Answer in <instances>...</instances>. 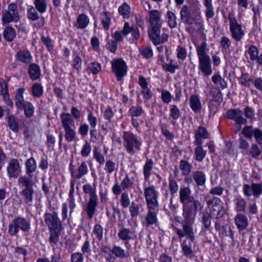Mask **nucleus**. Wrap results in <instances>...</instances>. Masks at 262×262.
Listing matches in <instances>:
<instances>
[{"mask_svg": "<svg viewBox=\"0 0 262 262\" xmlns=\"http://www.w3.org/2000/svg\"><path fill=\"white\" fill-rule=\"evenodd\" d=\"M179 200L182 205L183 213H196L203 208L202 203L191 195V191L188 187L180 188Z\"/></svg>", "mask_w": 262, "mask_h": 262, "instance_id": "obj_1", "label": "nucleus"}, {"mask_svg": "<svg viewBox=\"0 0 262 262\" xmlns=\"http://www.w3.org/2000/svg\"><path fill=\"white\" fill-rule=\"evenodd\" d=\"M180 19L185 25H192L194 23L203 26L201 12L198 10H192L187 5H183L180 11Z\"/></svg>", "mask_w": 262, "mask_h": 262, "instance_id": "obj_2", "label": "nucleus"}, {"mask_svg": "<svg viewBox=\"0 0 262 262\" xmlns=\"http://www.w3.org/2000/svg\"><path fill=\"white\" fill-rule=\"evenodd\" d=\"M196 213H182L183 220L182 222V229L177 228L176 233L180 238L186 236L191 242L195 238L192 224Z\"/></svg>", "mask_w": 262, "mask_h": 262, "instance_id": "obj_3", "label": "nucleus"}, {"mask_svg": "<svg viewBox=\"0 0 262 262\" xmlns=\"http://www.w3.org/2000/svg\"><path fill=\"white\" fill-rule=\"evenodd\" d=\"M25 91L23 88L17 90L14 98L15 105L17 110H23L26 117L30 118L33 116L35 108L31 102L25 100L23 95Z\"/></svg>", "mask_w": 262, "mask_h": 262, "instance_id": "obj_4", "label": "nucleus"}, {"mask_svg": "<svg viewBox=\"0 0 262 262\" xmlns=\"http://www.w3.org/2000/svg\"><path fill=\"white\" fill-rule=\"evenodd\" d=\"M123 145L128 153L134 155L141 150L142 142L138 137L131 132H123Z\"/></svg>", "mask_w": 262, "mask_h": 262, "instance_id": "obj_5", "label": "nucleus"}, {"mask_svg": "<svg viewBox=\"0 0 262 262\" xmlns=\"http://www.w3.org/2000/svg\"><path fill=\"white\" fill-rule=\"evenodd\" d=\"M83 191L89 194L90 199L86 204L85 211L89 220L93 218L97 206V196L96 194V187L94 185L87 184L83 186Z\"/></svg>", "mask_w": 262, "mask_h": 262, "instance_id": "obj_6", "label": "nucleus"}, {"mask_svg": "<svg viewBox=\"0 0 262 262\" xmlns=\"http://www.w3.org/2000/svg\"><path fill=\"white\" fill-rule=\"evenodd\" d=\"M228 19L229 21V30L231 37L236 42L241 41L245 36V32L243 29L242 25L238 23L234 11L229 13Z\"/></svg>", "mask_w": 262, "mask_h": 262, "instance_id": "obj_7", "label": "nucleus"}, {"mask_svg": "<svg viewBox=\"0 0 262 262\" xmlns=\"http://www.w3.org/2000/svg\"><path fill=\"white\" fill-rule=\"evenodd\" d=\"M31 229L30 221L26 218L17 216L15 217L8 226V233L11 236L16 235L21 230L24 232H29Z\"/></svg>", "mask_w": 262, "mask_h": 262, "instance_id": "obj_8", "label": "nucleus"}, {"mask_svg": "<svg viewBox=\"0 0 262 262\" xmlns=\"http://www.w3.org/2000/svg\"><path fill=\"white\" fill-rule=\"evenodd\" d=\"M112 71L115 73L117 80L121 81L127 74V66L122 59H114L112 62Z\"/></svg>", "mask_w": 262, "mask_h": 262, "instance_id": "obj_9", "label": "nucleus"}, {"mask_svg": "<svg viewBox=\"0 0 262 262\" xmlns=\"http://www.w3.org/2000/svg\"><path fill=\"white\" fill-rule=\"evenodd\" d=\"M144 193L147 207H159L158 192L154 185L145 188Z\"/></svg>", "mask_w": 262, "mask_h": 262, "instance_id": "obj_10", "label": "nucleus"}, {"mask_svg": "<svg viewBox=\"0 0 262 262\" xmlns=\"http://www.w3.org/2000/svg\"><path fill=\"white\" fill-rule=\"evenodd\" d=\"M45 222L49 230H61L62 224L57 212H46L44 215Z\"/></svg>", "mask_w": 262, "mask_h": 262, "instance_id": "obj_11", "label": "nucleus"}, {"mask_svg": "<svg viewBox=\"0 0 262 262\" xmlns=\"http://www.w3.org/2000/svg\"><path fill=\"white\" fill-rule=\"evenodd\" d=\"M161 27H155L150 28L148 30L149 37L155 46L163 43L168 38L167 34L165 33L161 34Z\"/></svg>", "mask_w": 262, "mask_h": 262, "instance_id": "obj_12", "label": "nucleus"}, {"mask_svg": "<svg viewBox=\"0 0 262 262\" xmlns=\"http://www.w3.org/2000/svg\"><path fill=\"white\" fill-rule=\"evenodd\" d=\"M2 21L4 24L16 21L19 19L17 6L14 3H11L6 10L3 12Z\"/></svg>", "mask_w": 262, "mask_h": 262, "instance_id": "obj_13", "label": "nucleus"}, {"mask_svg": "<svg viewBox=\"0 0 262 262\" xmlns=\"http://www.w3.org/2000/svg\"><path fill=\"white\" fill-rule=\"evenodd\" d=\"M227 117L234 121L237 125H241L247 123V119L243 117V111L239 108H234L228 110L226 112Z\"/></svg>", "mask_w": 262, "mask_h": 262, "instance_id": "obj_14", "label": "nucleus"}, {"mask_svg": "<svg viewBox=\"0 0 262 262\" xmlns=\"http://www.w3.org/2000/svg\"><path fill=\"white\" fill-rule=\"evenodd\" d=\"M6 170L10 179L17 178L21 172V166L18 160L15 158L11 159L8 162Z\"/></svg>", "mask_w": 262, "mask_h": 262, "instance_id": "obj_15", "label": "nucleus"}, {"mask_svg": "<svg viewBox=\"0 0 262 262\" xmlns=\"http://www.w3.org/2000/svg\"><path fill=\"white\" fill-rule=\"evenodd\" d=\"M207 204L208 207H211V211H216V219H220L225 213V210L221 206V201L219 198L213 197L206 200Z\"/></svg>", "mask_w": 262, "mask_h": 262, "instance_id": "obj_16", "label": "nucleus"}, {"mask_svg": "<svg viewBox=\"0 0 262 262\" xmlns=\"http://www.w3.org/2000/svg\"><path fill=\"white\" fill-rule=\"evenodd\" d=\"M147 213L144 221L142 222L143 225L146 227L156 224L158 222L157 213L159 207H147Z\"/></svg>", "mask_w": 262, "mask_h": 262, "instance_id": "obj_17", "label": "nucleus"}, {"mask_svg": "<svg viewBox=\"0 0 262 262\" xmlns=\"http://www.w3.org/2000/svg\"><path fill=\"white\" fill-rule=\"evenodd\" d=\"M28 18L32 21L38 20L40 19L38 22L34 25L35 27L40 28L42 27L45 24V18L43 17H40L37 10L36 7L33 6H30L27 10Z\"/></svg>", "mask_w": 262, "mask_h": 262, "instance_id": "obj_18", "label": "nucleus"}, {"mask_svg": "<svg viewBox=\"0 0 262 262\" xmlns=\"http://www.w3.org/2000/svg\"><path fill=\"white\" fill-rule=\"evenodd\" d=\"M210 134L207 129L202 126H199L198 128L194 130V144L195 145H202L203 139H206L209 138Z\"/></svg>", "mask_w": 262, "mask_h": 262, "instance_id": "obj_19", "label": "nucleus"}, {"mask_svg": "<svg viewBox=\"0 0 262 262\" xmlns=\"http://www.w3.org/2000/svg\"><path fill=\"white\" fill-rule=\"evenodd\" d=\"M136 230L135 227L131 229L122 228L118 233V237L122 241H129L134 239L136 237Z\"/></svg>", "mask_w": 262, "mask_h": 262, "instance_id": "obj_20", "label": "nucleus"}, {"mask_svg": "<svg viewBox=\"0 0 262 262\" xmlns=\"http://www.w3.org/2000/svg\"><path fill=\"white\" fill-rule=\"evenodd\" d=\"M199 68L202 72L206 76H208L212 74L210 58L199 60Z\"/></svg>", "mask_w": 262, "mask_h": 262, "instance_id": "obj_21", "label": "nucleus"}, {"mask_svg": "<svg viewBox=\"0 0 262 262\" xmlns=\"http://www.w3.org/2000/svg\"><path fill=\"white\" fill-rule=\"evenodd\" d=\"M8 127L14 133H17L19 129V120L13 114H9L6 117Z\"/></svg>", "mask_w": 262, "mask_h": 262, "instance_id": "obj_22", "label": "nucleus"}, {"mask_svg": "<svg viewBox=\"0 0 262 262\" xmlns=\"http://www.w3.org/2000/svg\"><path fill=\"white\" fill-rule=\"evenodd\" d=\"M15 57L17 61L26 64L30 63L32 59L30 52L27 50L18 51Z\"/></svg>", "mask_w": 262, "mask_h": 262, "instance_id": "obj_23", "label": "nucleus"}, {"mask_svg": "<svg viewBox=\"0 0 262 262\" xmlns=\"http://www.w3.org/2000/svg\"><path fill=\"white\" fill-rule=\"evenodd\" d=\"M150 28L161 27V13L159 11L154 10L149 11Z\"/></svg>", "mask_w": 262, "mask_h": 262, "instance_id": "obj_24", "label": "nucleus"}, {"mask_svg": "<svg viewBox=\"0 0 262 262\" xmlns=\"http://www.w3.org/2000/svg\"><path fill=\"white\" fill-rule=\"evenodd\" d=\"M234 222L239 230H245L248 225L247 216L242 213H237L234 218Z\"/></svg>", "mask_w": 262, "mask_h": 262, "instance_id": "obj_25", "label": "nucleus"}, {"mask_svg": "<svg viewBox=\"0 0 262 262\" xmlns=\"http://www.w3.org/2000/svg\"><path fill=\"white\" fill-rule=\"evenodd\" d=\"M28 73L32 80L38 79L41 75L40 67L35 63L30 64L28 69Z\"/></svg>", "mask_w": 262, "mask_h": 262, "instance_id": "obj_26", "label": "nucleus"}, {"mask_svg": "<svg viewBox=\"0 0 262 262\" xmlns=\"http://www.w3.org/2000/svg\"><path fill=\"white\" fill-rule=\"evenodd\" d=\"M192 242L184 240L182 244V252L185 256L191 259L194 256V252L192 249Z\"/></svg>", "mask_w": 262, "mask_h": 262, "instance_id": "obj_27", "label": "nucleus"}, {"mask_svg": "<svg viewBox=\"0 0 262 262\" xmlns=\"http://www.w3.org/2000/svg\"><path fill=\"white\" fill-rule=\"evenodd\" d=\"M61 121L64 129L74 127V121L69 113H62L60 115Z\"/></svg>", "mask_w": 262, "mask_h": 262, "instance_id": "obj_28", "label": "nucleus"}, {"mask_svg": "<svg viewBox=\"0 0 262 262\" xmlns=\"http://www.w3.org/2000/svg\"><path fill=\"white\" fill-rule=\"evenodd\" d=\"M190 106L191 109L195 113L200 112L202 109V104L198 95H192L190 98Z\"/></svg>", "mask_w": 262, "mask_h": 262, "instance_id": "obj_29", "label": "nucleus"}, {"mask_svg": "<svg viewBox=\"0 0 262 262\" xmlns=\"http://www.w3.org/2000/svg\"><path fill=\"white\" fill-rule=\"evenodd\" d=\"M26 172L29 176H31L37 169V164L35 160L31 157L27 159L25 162Z\"/></svg>", "mask_w": 262, "mask_h": 262, "instance_id": "obj_30", "label": "nucleus"}, {"mask_svg": "<svg viewBox=\"0 0 262 262\" xmlns=\"http://www.w3.org/2000/svg\"><path fill=\"white\" fill-rule=\"evenodd\" d=\"M192 178L198 186L205 185L206 182V175L201 171H195L192 173Z\"/></svg>", "mask_w": 262, "mask_h": 262, "instance_id": "obj_31", "label": "nucleus"}, {"mask_svg": "<svg viewBox=\"0 0 262 262\" xmlns=\"http://www.w3.org/2000/svg\"><path fill=\"white\" fill-rule=\"evenodd\" d=\"M235 210L237 212H245L247 203L245 200L241 196H238L234 200Z\"/></svg>", "mask_w": 262, "mask_h": 262, "instance_id": "obj_32", "label": "nucleus"}, {"mask_svg": "<svg viewBox=\"0 0 262 262\" xmlns=\"http://www.w3.org/2000/svg\"><path fill=\"white\" fill-rule=\"evenodd\" d=\"M43 93V88L40 83L35 82L31 88V94L33 97L40 98Z\"/></svg>", "mask_w": 262, "mask_h": 262, "instance_id": "obj_33", "label": "nucleus"}, {"mask_svg": "<svg viewBox=\"0 0 262 262\" xmlns=\"http://www.w3.org/2000/svg\"><path fill=\"white\" fill-rule=\"evenodd\" d=\"M49 231L50 237L49 241L51 246L54 248L59 241L61 230H49Z\"/></svg>", "mask_w": 262, "mask_h": 262, "instance_id": "obj_34", "label": "nucleus"}, {"mask_svg": "<svg viewBox=\"0 0 262 262\" xmlns=\"http://www.w3.org/2000/svg\"><path fill=\"white\" fill-rule=\"evenodd\" d=\"M101 21L103 29L108 30L111 21V13L107 11H103L101 15Z\"/></svg>", "mask_w": 262, "mask_h": 262, "instance_id": "obj_35", "label": "nucleus"}, {"mask_svg": "<svg viewBox=\"0 0 262 262\" xmlns=\"http://www.w3.org/2000/svg\"><path fill=\"white\" fill-rule=\"evenodd\" d=\"M33 4L39 13L42 14L47 11L48 8L47 0H34Z\"/></svg>", "mask_w": 262, "mask_h": 262, "instance_id": "obj_36", "label": "nucleus"}, {"mask_svg": "<svg viewBox=\"0 0 262 262\" xmlns=\"http://www.w3.org/2000/svg\"><path fill=\"white\" fill-rule=\"evenodd\" d=\"M135 179L133 177H129L128 175L126 174L125 178L121 182V188L123 190L130 189L134 184Z\"/></svg>", "mask_w": 262, "mask_h": 262, "instance_id": "obj_37", "label": "nucleus"}, {"mask_svg": "<svg viewBox=\"0 0 262 262\" xmlns=\"http://www.w3.org/2000/svg\"><path fill=\"white\" fill-rule=\"evenodd\" d=\"M166 19L168 26L170 28H176L177 26V17L173 12L168 11L166 15Z\"/></svg>", "mask_w": 262, "mask_h": 262, "instance_id": "obj_38", "label": "nucleus"}, {"mask_svg": "<svg viewBox=\"0 0 262 262\" xmlns=\"http://www.w3.org/2000/svg\"><path fill=\"white\" fill-rule=\"evenodd\" d=\"M206 43L202 42L199 46L196 47V52L199 60L210 57L206 54Z\"/></svg>", "mask_w": 262, "mask_h": 262, "instance_id": "obj_39", "label": "nucleus"}, {"mask_svg": "<svg viewBox=\"0 0 262 262\" xmlns=\"http://www.w3.org/2000/svg\"><path fill=\"white\" fill-rule=\"evenodd\" d=\"M204 5L206 8L205 15L207 19L212 18L214 15L212 0H204Z\"/></svg>", "mask_w": 262, "mask_h": 262, "instance_id": "obj_40", "label": "nucleus"}, {"mask_svg": "<svg viewBox=\"0 0 262 262\" xmlns=\"http://www.w3.org/2000/svg\"><path fill=\"white\" fill-rule=\"evenodd\" d=\"M3 36L8 41H11L16 36L15 30L12 27H7L4 30Z\"/></svg>", "mask_w": 262, "mask_h": 262, "instance_id": "obj_41", "label": "nucleus"}, {"mask_svg": "<svg viewBox=\"0 0 262 262\" xmlns=\"http://www.w3.org/2000/svg\"><path fill=\"white\" fill-rule=\"evenodd\" d=\"M33 193L34 190L33 187L25 188V189L21 191V194L24 196V200L25 203L32 202L33 200Z\"/></svg>", "mask_w": 262, "mask_h": 262, "instance_id": "obj_42", "label": "nucleus"}, {"mask_svg": "<svg viewBox=\"0 0 262 262\" xmlns=\"http://www.w3.org/2000/svg\"><path fill=\"white\" fill-rule=\"evenodd\" d=\"M153 165V161L151 159H147L143 167V174L145 180H148L149 179Z\"/></svg>", "mask_w": 262, "mask_h": 262, "instance_id": "obj_43", "label": "nucleus"}, {"mask_svg": "<svg viewBox=\"0 0 262 262\" xmlns=\"http://www.w3.org/2000/svg\"><path fill=\"white\" fill-rule=\"evenodd\" d=\"M18 183L26 188L33 187V183L32 180V176H24L20 177L18 179Z\"/></svg>", "mask_w": 262, "mask_h": 262, "instance_id": "obj_44", "label": "nucleus"}, {"mask_svg": "<svg viewBox=\"0 0 262 262\" xmlns=\"http://www.w3.org/2000/svg\"><path fill=\"white\" fill-rule=\"evenodd\" d=\"M191 167L192 165L187 161L182 160L180 162V168L184 176H187L190 174Z\"/></svg>", "mask_w": 262, "mask_h": 262, "instance_id": "obj_45", "label": "nucleus"}, {"mask_svg": "<svg viewBox=\"0 0 262 262\" xmlns=\"http://www.w3.org/2000/svg\"><path fill=\"white\" fill-rule=\"evenodd\" d=\"M194 150L195 160L198 162H202L206 156V152L202 147V145H196Z\"/></svg>", "mask_w": 262, "mask_h": 262, "instance_id": "obj_46", "label": "nucleus"}, {"mask_svg": "<svg viewBox=\"0 0 262 262\" xmlns=\"http://www.w3.org/2000/svg\"><path fill=\"white\" fill-rule=\"evenodd\" d=\"M212 80L214 83L220 85L222 89L227 87V82L219 74L214 75L212 77Z\"/></svg>", "mask_w": 262, "mask_h": 262, "instance_id": "obj_47", "label": "nucleus"}, {"mask_svg": "<svg viewBox=\"0 0 262 262\" xmlns=\"http://www.w3.org/2000/svg\"><path fill=\"white\" fill-rule=\"evenodd\" d=\"M144 111L141 106L136 105L132 106L128 111L132 117H138L144 114Z\"/></svg>", "mask_w": 262, "mask_h": 262, "instance_id": "obj_48", "label": "nucleus"}, {"mask_svg": "<svg viewBox=\"0 0 262 262\" xmlns=\"http://www.w3.org/2000/svg\"><path fill=\"white\" fill-rule=\"evenodd\" d=\"M118 12L124 18H128L130 14V7L124 3L119 7Z\"/></svg>", "mask_w": 262, "mask_h": 262, "instance_id": "obj_49", "label": "nucleus"}, {"mask_svg": "<svg viewBox=\"0 0 262 262\" xmlns=\"http://www.w3.org/2000/svg\"><path fill=\"white\" fill-rule=\"evenodd\" d=\"M212 216L210 214L208 213H203L202 217V222L204 225V228L205 230H208L211 226V221Z\"/></svg>", "mask_w": 262, "mask_h": 262, "instance_id": "obj_50", "label": "nucleus"}, {"mask_svg": "<svg viewBox=\"0 0 262 262\" xmlns=\"http://www.w3.org/2000/svg\"><path fill=\"white\" fill-rule=\"evenodd\" d=\"M249 154L253 158L257 159L261 154V151L258 145L256 144H252L248 150Z\"/></svg>", "mask_w": 262, "mask_h": 262, "instance_id": "obj_51", "label": "nucleus"}, {"mask_svg": "<svg viewBox=\"0 0 262 262\" xmlns=\"http://www.w3.org/2000/svg\"><path fill=\"white\" fill-rule=\"evenodd\" d=\"M170 116L174 120L178 119L181 115V112L178 107L172 104L170 105Z\"/></svg>", "mask_w": 262, "mask_h": 262, "instance_id": "obj_52", "label": "nucleus"}, {"mask_svg": "<svg viewBox=\"0 0 262 262\" xmlns=\"http://www.w3.org/2000/svg\"><path fill=\"white\" fill-rule=\"evenodd\" d=\"M172 60H170L169 63H163L162 64L163 69L166 72H170L171 73H174L176 69L179 68L178 64H171Z\"/></svg>", "mask_w": 262, "mask_h": 262, "instance_id": "obj_53", "label": "nucleus"}, {"mask_svg": "<svg viewBox=\"0 0 262 262\" xmlns=\"http://www.w3.org/2000/svg\"><path fill=\"white\" fill-rule=\"evenodd\" d=\"M252 194L256 198H258L262 193V182L252 184Z\"/></svg>", "mask_w": 262, "mask_h": 262, "instance_id": "obj_54", "label": "nucleus"}, {"mask_svg": "<svg viewBox=\"0 0 262 262\" xmlns=\"http://www.w3.org/2000/svg\"><path fill=\"white\" fill-rule=\"evenodd\" d=\"M111 252L116 256L121 258L125 257L127 255L124 249L119 246H114Z\"/></svg>", "mask_w": 262, "mask_h": 262, "instance_id": "obj_55", "label": "nucleus"}, {"mask_svg": "<svg viewBox=\"0 0 262 262\" xmlns=\"http://www.w3.org/2000/svg\"><path fill=\"white\" fill-rule=\"evenodd\" d=\"M168 188L170 193L172 195L174 194L178 191L179 186L175 180L170 178L169 179Z\"/></svg>", "mask_w": 262, "mask_h": 262, "instance_id": "obj_56", "label": "nucleus"}, {"mask_svg": "<svg viewBox=\"0 0 262 262\" xmlns=\"http://www.w3.org/2000/svg\"><path fill=\"white\" fill-rule=\"evenodd\" d=\"M140 54L145 58H151L153 56L152 50L150 47H145L140 49Z\"/></svg>", "mask_w": 262, "mask_h": 262, "instance_id": "obj_57", "label": "nucleus"}, {"mask_svg": "<svg viewBox=\"0 0 262 262\" xmlns=\"http://www.w3.org/2000/svg\"><path fill=\"white\" fill-rule=\"evenodd\" d=\"M88 68L93 74L96 75L101 70V66L98 62H93L89 64Z\"/></svg>", "mask_w": 262, "mask_h": 262, "instance_id": "obj_58", "label": "nucleus"}, {"mask_svg": "<svg viewBox=\"0 0 262 262\" xmlns=\"http://www.w3.org/2000/svg\"><path fill=\"white\" fill-rule=\"evenodd\" d=\"M248 53L250 55V59L252 60H256L258 57V51L256 47L251 46L248 49Z\"/></svg>", "mask_w": 262, "mask_h": 262, "instance_id": "obj_59", "label": "nucleus"}, {"mask_svg": "<svg viewBox=\"0 0 262 262\" xmlns=\"http://www.w3.org/2000/svg\"><path fill=\"white\" fill-rule=\"evenodd\" d=\"M254 129L252 126H246L242 130L243 134L248 138H251L254 134Z\"/></svg>", "mask_w": 262, "mask_h": 262, "instance_id": "obj_60", "label": "nucleus"}, {"mask_svg": "<svg viewBox=\"0 0 262 262\" xmlns=\"http://www.w3.org/2000/svg\"><path fill=\"white\" fill-rule=\"evenodd\" d=\"M239 148L243 150L242 153L244 155H248L249 143L243 139H239Z\"/></svg>", "mask_w": 262, "mask_h": 262, "instance_id": "obj_61", "label": "nucleus"}, {"mask_svg": "<svg viewBox=\"0 0 262 262\" xmlns=\"http://www.w3.org/2000/svg\"><path fill=\"white\" fill-rule=\"evenodd\" d=\"M93 233L99 241L102 239L103 228L100 225L96 224L95 226Z\"/></svg>", "mask_w": 262, "mask_h": 262, "instance_id": "obj_62", "label": "nucleus"}, {"mask_svg": "<svg viewBox=\"0 0 262 262\" xmlns=\"http://www.w3.org/2000/svg\"><path fill=\"white\" fill-rule=\"evenodd\" d=\"M130 215L132 217H136L139 214V205L134 202H132L129 207Z\"/></svg>", "mask_w": 262, "mask_h": 262, "instance_id": "obj_63", "label": "nucleus"}, {"mask_svg": "<svg viewBox=\"0 0 262 262\" xmlns=\"http://www.w3.org/2000/svg\"><path fill=\"white\" fill-rule=\"evenodd\" d=\"M172 95L170 93L166 90H163L161 92V99L162 101L166 103H169L172 99Z\"/></svg>", "mask_w": 262, "mask_h": 262, "instance_id": "obj_64", "label": "nucleus"}]
</instances>
